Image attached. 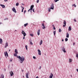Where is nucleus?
Wrapping results in <instances>:
<instances>
[{"instance_id":"obj_2","label":"nucleus","mask_w":78,"mask_h":78,"mask_svg":"<svg viewBox=\"0 0 78 78\" xmlns=\"http://www.w3.org/2000/svg\"><path fill=\"white\" fill-rule=\"evenodd\" d=\"M22 34H23V36L25 37V36H26V35H27V34H26V33H25V31L23 30H22Z\"/></svg>"},{"instance_id":"obj_7","label":"nucleus","mask_w":78,"mask_h":78,"mask_svg":"<svg viewBox=\"0 0 78 78\" xmlns=\"http://www.w3.org/2000/svg\"><path fill=\"white\" fill-rule=\"evenodd\" d=\"M38 54L39 55H41V50L39 49H38Z\"/></svg>"},{"instance_id":"obj_56","label":"nucleus","mask_w":78,"mask_h":78,"mask_svg":"<svg viewBox=\"0 0 78 78\" xmlns=\"http://www.w3.org/2000/svg\"><path fill=\"white\" fill-rule=\"evenodd\" d=\"M1 59H0V60Z\"/></svg>"},{"instance_id":"obj_22","label":"nucleus","mask_w":78,"mask_h":78,"mask_svg":"<svg viewBox=\"0 0 78 78\" xmlns=\"http://www.w3.org/2000/svg\"><path fill=\"white\" fill-rule=\"evenodd\" d=\"M72 61V60L71 59H69V62H71Z\"/></svg>"},{"instance_id":"obj_35","label":"nucleus","mask_w":78,"mask_h":78,"mask_svg":"<svg viewBox=\"0 0 78 78\" xmlns=\"http://www.w3.org/2000/svg\"><path fill=\"white\" fill-rule=\"evenodd\" d=\"M28 46H27V45H26L25 46V48L26 49H28Z\"/></svg>"},{"instance_id":"obj_33","label":"nucleus","mask_w":78,"mask_h":78,"mask_svg":"<svg viewBox=\"0 0 78 78\" xmlns=\"http://www.w3.org/2000/svg\"><path fill=\"white\" fill-rule=\"evenodd\" d=\"M23 9H24V8L23 7V9H22V10L21 12H23Z\"/></svg>"},{"instance_id":"obj_50","label":"nucleus","mask_w":78,"mask_h":78,"mask_svg":"<svg viewBox=\"0 0 78 78\" xmlns=\"http://www.w3.org/2000/svg\"><path fill=\"white\" fill-rule=\"evenodd\" d=\"M62 42H63V41H64V40L63 39L62 40Z\"/></svg>"},{"instance_id":"obj_45","label":"nucleus","mask_w":78,"mask_h":78,"mask_svg":"<svg viewBox=\"0 0 78 78\" xmlns=\"http://www.w3.org/2000/svg\"><path fill=\"white\" fill-rule=\"evenodd\" d=\"M12 61V59H11L10 60V62H11V61Z\"/></svg>"},{"instance_id":"obj_39","label":"nucleus","mask_w":78,"mask_h":78,"mask_svg":"<svg viewBox=\"0 0 78 78\" xmlns=\"http://www.w3.org/2000/svg\"><path fill=\"white\" fill-rule=\"evenodd\" d=\"M33 12H34V9H33Z\"/></svg>"},{"instance_id":"obj_53","label":"nucleus","mask_w":78,"mask_h":78,"mask_svg":"<svg viewBox=\"0 0 78 78\" xmlns=\"http://www.w3.org/2000/svg\"><path fill=\"white\" fill-rule=\"evenodd\" d=\"M22 72H23V70H22Z\"/></svg>"},{"instance_id":"obj_18","label":"nucleus","mask_w":78,"mask_h":78,"mask_svg":"<svg viewBox=\"0 0 78 78\" xmlns=\"http://www.w3.org/2000/svg\"><path fill=\"white\" fill-rule=\"evenodd\" d=\"M15 52L16 54H18V52L17 51V49H15Z\"/></svg>"},{"instance_id":"obj_5","label":"nucleus","mask_w":78,"mask_h":78,"mask_svg":"<svg viewBox=\"0 0 78 78\" xmlns=\"http://www.w3.org/2000/svg\"><path fill=\"white\" fill-rule=\"evenodd\" d=\"M9 73L10 74V76H12L14 75V73H13L12 71H10L9 72Z\"/></svg>"},{"instance_id":"obj_14","label":"nucleus","mask_w":78,"mask_h":78,"mask_svg":"<svg viewBox=\"0 0 78 78\" xmlns=\"http://www.w3.org/2000/svg\"><path fill=\"white\" fill-rule=\"evenodd\" d=\"M0 5V6H2V8H5V5H4L1 4Z\"/></svg>"},{"instance_id":"obj_37","label":"nucleus","mask_w":78,"mask_h":78,"mask_svg":"<svg viewBox=\"0 0 78 78\" xmlns=\"http://www.w3.org/2000/svg\"><path fill=\"white\" fill-rule=\"evenodd\" d=\"M76 58H78V54H77L76 55Z\"/></svg>"},{"instance_id":"obj_19","label":"nucleus","mask_w":78,"mask_h":78,"mask_svg":"<svg viewBox=\"0 0 78 78\" xmlns=\"http://www.w3.org/2000/svg\"><path fill=\"white\" fill-rule=\"evenodd\" d=\"M3 42L2 39L0 38V44H2Z\"/></svg>"},{"instance_id":"obj_24","label":"nucleus","mask_w":78,"mask_h":78,"mask_svg":"<svg viewBox=\"0 0 78 78\" xmlns=\"http://www.w3.org/2000/svg\"><path fill=\"white\" fill-rule=\"evenodd\" d=\"M29 11H30L31 12V11H32V9H29L28 12H29Z\"/></svg>"},{"instance_id":"obj_9","label":"nucleus","mask_w":78,"mask_h":78,"mask_svg":"<svg viewBox=\"0 0 78 78\" xmlns=\"http://www.w3.org/2000/svg\"><path fill=\"white\" fill-rule=\"evenodd\" d=\"M53 74L52 73H51V75L49 76L50 78H53Z\"/></svg>"},{"instance_id":"obj_32","label":"nucleus","mask_w":78,"mask_h":78,"mask_svg":"<svg viewBox=\"0 0 78 78\" xmlns=\"http://www.w3.org/2000/svg\"><path fill=\"white\" fill-rule=\"evenodd\" d=\"M33 58L34 59H36V57H35V56H34L33 57Z\"/></svg>"},{"instance_id":"obj_1","label":"nucleus","mask_w":78,"mask_h":78,"mask_svg":"<svg viewBox=\"0 0 78 78\" xmlns=\"http://www.w3.org/2000/svg\"><path fill=\"white\" fill-rule=\"evenodd\" d=\"M17 54H16V53L14 54V55L15 56L17 57L20 59V61H21L20 63H22L23 61H25V58H24V57H21L20 56H18L17 55Z\"/></svg>"},{"instance_id":"obj_27","label":"nucleus","mask_w":78,"mask_h":78,"mask_svg":"<svg viewBox=\"0 0 78 78\" xmlns=\"http://www.w3.org/2000/svg\"><path fill=\"white\" fill-rule=\"evenodd\" d=\"M53 33H54V36H55V34H56V31H54Z\"/></svg>"},{"instance_id":"obj_46","label":"nucleus","mask_w":78,"mask_h":78,"mask_svg":"<svg viewBox=\"0 0 78 78\" xmlns=\"http://www.w3.org/2000/svg\"><path fill=\"white\" fill-rule=\"evenodd\" d=\"M76 70L77 72H78V69H76Z\"/></svg>"},{"instance_id":"obj_11","label":"nucleus","mask_w":78,"mask_h":78,"mask_svg":"<svg viewBox=\"0 0 78 78\" xmlns=\"http://www.w3.org/2000/svg\"><path fill=\"white\" fill-rule=\"evenodd\" d=\"M37 34L38 36H39V34H40V30H38V31L37 32Z\"/></svg>"},{"instance_id":"obj_51","label":"nucleus","mask_w":78,"mask_h":78,"mask_svg":"<svg viewBox=\"0 0 78 78\" xmlns=\"http://www.w3.org/2000/svg\"><path fill=\"white\" fill-rule=\"evenodd\" d=\"M75 44V43H73V45H74Z\"/></svg>"},{"instance_id":"obj_34","label":"nucleus","mask_w":78,"mask_h":78,"mask_svg":"<svg viewBox=\"0 0 78 78\" xmlns=\"http://www.w3.org/2000/svg\"><path fill=\"white\" fill-rule=\"evenodd\" d=\"M50 9H51L50 8H49L48 9V12H50V11H51Z\"/></svg>"},{"instance_id":"obj_47","label":"nucleus","mask_w":78,"mask_h":78,"mask_svg":"<svg viewBox=\"0 0 78 78\" xmlns=\"http://www.w3.org/2000/svg\"><path fill=\"white\" fill-rule=\"evenodd\" d=\"M52 26L53 27H55V25H53H53H52Z\"/></svg>"},{"instance_id":"obj_16","label":"nucleus","mask_w":78,"mask_h":78,"mask_svg":"<svg viewBox=\"0 0 78 78\" xmlns=\"http://www.w3.org/2000/svg\"><path fill=\"white\" fill-rule=\"evenodd\" d=\"M34 8V5H32L30 6V9H32V10H33V8Z\"/></svg>"},{"instance_id":"obj_21","label":"nucleus","mask_w":78,"mask_h":78,"mask_svg":"<svg viewBox=\"0 0 78 78\" xmlns=\"http://www.w3.org/2000/svg\"><path fill=\"white\" fill-rule=\"evenodd\" d=\"M27 25H28V23H27L26 24H25L24 25L25 27H27Z\"/></svg>"},{"instance_id":"obj_48","label":"nucleus","mask_w":78,"mask_h":78,"mask_svg":"<svg viewBox=\"0 0 78 78\" xmlns=\"http://www.w3.org/2000/svg\"><path fill=\"white\" fill-rule=\"evenodd\" d=\"M36 78H39V77H38V76H37L36 77Z\"/></svg>"},{"instance_id":"obj_49","label":"nucleus","mask_w":78,"mask_h":78,"mask_svg":"<svg viewBox=\"0 0 78 78\" xmlns=\"http://www.w3.org/2000/svg\"><path fill=\"white\" fill-rule=\"evenodd\" d=\"M39 69H41V66H40Z\"/></svg>"},{"instance_id":"obj_6","label":"nucleus","mask_w":78,"mask_h":78,"mask_svg":"<svg viewBox=\"0 0 78 78\" xmlns=\"http://www.w3.org/2000/svg\"><path fill=\"white\" fill-rule=\"evenodd\" d=\"M42 29H45V25L44 24V23H43L42 24Z\"/></svg>"},{"instance_id":"obj_54","label":"nucleus","mask_w":78,"mask_h":78,"mask_svg":"<svg viewBox=\"0 0 78 78\" xmlns=\"http://www.w3.org/2000/svg\"><path fill=\"white\" fill-rule=\"evenodd\" d=\"M10 49H9V51H10Z\"/></svg>"},{"instance_id":"obj_28","label":"nucleus","mask_w":78,"mask_h":78,"mask_svg":"<svg viewBox=\"0 0 78 78\" xmlns=\"http://www.w3.org/2000/svg\"><path fill=\"white\" fill-rule=\"evenodd\" d=\"M67 41H68V38H66L65 39V41H66V42H67Z\"/></svg>"},{"instance_id":"obj_40","label":"nucleus","mask_w":78,"mask_h":78,"mask_svg":"<svg viewBox=\"0 0 78 78\" xmlns=\"http://www.w3.org/2000/svg\"><path fill=\"white\" fill-rule=\"evenodd\" d=\"M53 29L54 30H56V28H55V27H53Z\"/></svg>"},{"instance_id":"obj_29","label":"nucleus","mask_w":78,"mask_h":78,"mask_svg":"<svg viewBox=\"0 0 78 78\" xmlns=\"http://www.w3.org/2000/svg\"><path fill=\"white\" fill-rule=\"evenodd\" d=\"M74 6V7L76 8V5H75V4H73V6Z\"/></svg>"},{"instance_id":"obj_43","label":"nucleus","mask_w":78,"mask_h":78,"mask_svg":"<svg viewBox=\"0 0 78 78\" xmlns=\"http://www.w3.org/2000/svg\"><path fill=\"white\" fill-rule=\"evenodd\" d=\"M74 22H76V19H74Z\"/></svg>"},{"instance_id":"obj_52","label":"nucleus","mask_w":78,"mask_h":78,"mask_svg":"<svg viewBox=\"0 0 78 78\" xmlns=\"http://www.w3.org/2000/svg\"><path fill=\"white\" fill-rule=\"evenodd\" d=\"M2 23H0V25H1V24H2Z\"/></svg>"},{"instance_id":"obj_30","label":"nucleus","mask_w":78,"mask_h":78,"mask_svg":"<svg viewBox=\"0 0 78 78\" xmlns=\"http://www.w3.org/2000/svg\"><path fill=\"white\" fill-rule=\"evenodd\" d=\"M30 44H31V45H33V43H32V42H31V41H30Z\"/></svg>"},{"instance_id":"obj_36","label":"nucleus","mask_w":78,"mask_h":78,"mask_svg":"<svg viewBox=\"0 0 78 78\" xmlns=\"http://www.w3.org/2000/svg\"><path fill=\"white\" fill-rule=\"evenodd\" d=\"M30 36H33V34H30Z\"/></svg>"},{"instance_id":"obj_20","label":"nucleus","mask_w":78,"mask_h":78,"mask_svg":"<svg viewBox=\"0 0 78 78\" xmlns=\"http://www.w3.org/2000/svg\"><path fill=\"white\" fill-rule=\"evenodd\" d=\"M42 40H41L40 41V44L41 45H42Z\"/></svg>"},{"instance_id":"obj_17","label":"nucleus","mask_w":78,"mask_h":78,"mask_svg":"<svg viewBox=\"0 0 78 78\" xmlns=\"http://www.w3.org/2000/svg\"><path fill=\"white\" fill-rule=\"evenodd\" d=\"M69 31H71L72 30V28H71V27H69Z\"/></svg>"},{"instance_id":"obj_31","label":"nucleus","mask_w":78,"mask_h":78,"mask_svg":"<svg viewBox=\"0 0 78 78\" xmlns=\"http://www.w3.org/2000/svg\"><path fill=\"white\" fill-rule=\"evenodd\" d=\"M59 0H55L54 2H57L58 1H59Z\"/></svg>"},{"instance_id":"obj_8","label":"nucleus","mask_w":78,"mask_h":78,"mask_svg":"<svg viewBox=\"0 0 78 78\" xmlns=\"http://www.w3.org/2000/svg\"><path fill=\"white\" fill-rule=\"evenodd\" d=\"M63 23L64 25H63V27H65L66 25V21H65V20H64Z\"/></svg>"},{"instance_id":"obj_10","label":"nucleus","mask_w":78,"mask_h":78,"mask_svg":"<svg viewBox=\"0 0 78 78\" xmlns=\"http://www.w3.org/2000/svg\"><path fill=\"white\" fill-rule=\"evenodd\" d=\"M12 10L13 12H16V9H15V8H13L12 9Z\"/></svg>"},{"instance_id":"obj_41","label":"nucleus","mask_w":78,"mask_h":78,"mask_svg":"<svg viewBox=\"0 0 78 78\" xmlns=\"http://www.w3.org/2000/svg\"><path fill=\"white\" fill-rule=\"evenodd\" d=\"M23 39H25V37H23Z\"/></svg>"},{"instance_id":"obj_42","label":"nucleus","mask_w":78,"mask_h":78,"mask_svg":"<svg viewBox=\"0 0 78 78\" xmlns=\"http://www.w3.org/2000/svg\"><path fill=\"white\" fill-rule=\"evenodd\" d=\"M27 11H26V10H25L24 11V14H25V12H26Z\"/></svg>"},{"instance_id":"obj_13","label":"nucleus","mask_w":78,"mask_h":78,"mask_svg":"<svg viewBox=\"0 0 78 78\" xmlns=\"http://www.w3.org/2000/svg\"><path fill=\"white\" fill-rule=\"evenodd\" d=\"M0 78H4V75L3 74H1V75Z\"/></svg>"},{"instance_id":"obj_4","label":"nucleus","mask_w":78,"mask_h":78,"mask_svg":"<svg viewBox=\"0 0 78 78\" xmlns=\"http://www.w3.org/2000/svg\"><path fill=\"white\" fill-rule=\"evenodd\" d=\"M4 54L6 58H7V57L6 56H7V57H8V54L7 51H6L4 53Z\"/></svg>"},{"instance_id":"obj_23","label":"nucleus","mask_w":78,"mask_h":78,"mask_svg":"<svg viewBox=\"0 0 78 78\" xmlns=\"http://www.w3.org/2000/svg\"><path fill=\"white\" fill-rule=\"evenodd\" d=\"M63 51L64 52V53H66V50H65V49H63Z\"/></svg>"},{"instance_id":"obj_12","label":"nucleus","mask_w":78,"mask_h":78,"mask_svg":"<svg viewBox=\"0 0 78 78\" xmlns=\"http://www.w3.org/2000/svg\"><path fill=\"white\" fill-rule=\"evenodd\" d=\"M66 37H67V38L69 37V34L68 32H67L66 33Z\"/></svg>"},{"instance_id":"obj_15","label":"nucleus","mask_w":78,"mask_h":78,"mask_svg":"<svg viewBox=\"0 0 78 78\" xmlns=\"http://www.w3.org/2000/svg\"><path fill=\"white\" fill-rule=\"evenodd\" d=\"M8 46V43H6V44H5V48H6Z\"/></svg>"},{"instance_id":"obj_55","label":"nucleus","mask_w":78,"mask_h":78,"mask_svg":"<svg viewBox=\"0 0 78 78\" xmlns=\"http://www.w3.org/2000/svg\"><path fill=\"white\" fill-rule=\"evenodd\" d=\"M15 31H17V30H15Z\"/></svg>"},{"instance_id":"obj_44","label":"nucleus","mask_w":78,"mask_h":78,"mask_svg":"<svg viewBox=\"0 0 78 78\" xmlns=\"http://www.w3.org/2000/svg\"><path fill=\"white\" fill-rule=\"evenodd\" d=\"M5 2H7L8 0H4Z\"/></svg>"},{"instance_id":"obj_57","label":"nucleus","mask_w":78,"mask_h":78,"mask_svg":"<svg viewBox=\"0 0 78 78\" xmlns=\"http://www.w3.org/2000/svg\"><path fill=\"white\" fill-rule=\"evenodd\" d=\"M27 50H28L27 49Z\"/></svg>"},{"instance_id":"obj_25","label":"nucleus","mask_w":78,"mask_h":78,"mask_svg":"<svg viewBox=\"0 0 78 78\" xmlns=\"http://www.w3.org/2000/svg\"><path fill=\"white\" fill-rule=\"evenodd\" d=\"M62 31V30H61V29H59V33H61V32Z\"/></svg>"},{"instance_id":"obj_38","label":"nucleus","mask_w":78,"mask_h":78,"mask_svg":"<svg viewBox=\"0 0 78 78\" xmlns=\"http://www.w3.org/2000/svg\"><path fill=\"white\" fill-rule=\"evenodd\" d=\"M39 0H37V2L39 3Z\"/></svg>"},{"instance_id":"obj_26","label":"nucleus","mask_w":78,"mask_h":78,"mask_svg":"<svg viewBox=\"0 0 78 78\" xmlns=\"http://www.w3.org/2000/svg\"><path fill=\"white\" fill-rule=\"evenodd\" d=\"M19 3L17 2V3H16V6H19Z\"/></svg>"},{"instance_id":"obj_3","label":"nucleus","mask_w":78,"mask_h":78,"mask_svg":"<svg viewBox=\"0 0 78 78\" xmlns=\"http://www.w3.org/2000/svg\"><path fill=\"white\" fill-rule=\"evenodd\" d=\"M51 9H54V5L53 4H52L51 5Z\"/></svg>"}]
</instances>
